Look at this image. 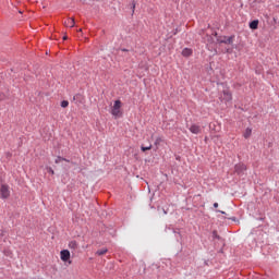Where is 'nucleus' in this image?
<instances>
[{
  "instance_id": "6",
  "label": "nucleus",
  "mask_w": 279,
  "mask_h": 279,
  "mask_svg": "<svg viewBox=\"0 0 279 279\" xmlns=\"http://www.w3.org/2000/svg\"><path fill=\"white\" fill-rule=\"evenodd\" d=\"M190 132L192 134H202V126H199L198 124H192L190 126Z\"/></svg>"
},
{
  "instance_id": "12",
  "label": "nucleus",
  "mask_w": 279,
  "mask_h": 279,
  "mask_svg": "<svg viewBox=\"0 0 279 279\" xmlns=\"http://www.w3.org/2000/svg\"><path fill=\"white\" fill-rule=\"evenodd\" d=\"M70 250H77V242L76 241H71L69 243Z\"/></svg>"
},
{
  "instance_id": "20",
  "label": "nucleus",
  "mask_w": 279,
  "mask_h": 279,
  "mask_svg": "<svg viewBox=\"0 0 279 279\" xmlns=\"http://www.w3.org/2000/svg\"><path fill=\"white\" fill-rule=\"evenodd\" d=\"M49 173H51V175H53V173H56V172L53 171V169L49 168Z\"/></svg>"
},
{
  "instance_id": "23",
  "label": "nucleus",
  "mask_w": 279,
  "mask_h": 279,
  "mask_svg": "<svg viewBox=\"0 0 279 279\" xmlns=\"http://www.w3.org/2000/svg\"><path fill=\"white\" fill-rule=\"evenodd\" d=\"M66 38H68V37H66V36H64V37H63V40H66Z\"/></svg>"
},
{
  "instance_id": "1",
  "label": "nucleus",
  "mask_w": 279,
  "mask_h": 279,
  "mask_svg": "<svg viewBox=\"0 0 279 279\" xmlns=\"http://www.w3.org/2000/svg\"><path fill=\"white\" fill-rule=\"evenodd\" d=\"M122 102L121 100H116L112 108H111V114L114 117V119H119L123 117V112L121 111Z\"/></svg>"
},
{
  "instance_id": "2",
  "label": "nucleus",
  "mask_w": 279,
  "mask_h": 279,
  "mask_svg": "<svg viewBox=\"0 0 279 279\" xmlns=\"http://www.w3.org/2000/svg\"><path fill=\"white\" fill-rule=\"evenodd\" d=\"M10 195H11L10 185L1 184L0 185V198L1 199H9Z\"/></svg>"
},
{
  "instance_id": "22",
  "label": "nucleus",
  "mask_w": 279,
  "mask_h": 279,
  "mask_svg": "<svg viewBox=\"0 0 279 279\" xmlns=\"http://www.w3.org/2000/svg\"><path fill=\"white\" fill-rule=\"evenodd\" d=\"M218 213H221V215H226V211L222 210H218Z\"/></svg>"
},
{
  "instance_id": "4",
  "label": "nucleus",
  "mask_w": 279,
  "mask_h": 279,
  "mask_svg": "<svg viewBox=\"0 0 279 279\" xmlns=\"http://www.w3.org/2000/svg\"><path fill=\"white\" fill-rule=\"evenodd\" d=\"M220 99H222V101H232V93H230V89L228 87H226L222 90V95L220 96Z\"/></svg>"
},
{
  "instance_id": "7",
  "label": "nucleus",
  "mask_w": 279,
  "mask_h": 279,
  "mask_svg": "<svg viewBox=\"0 0 279 279\" xmlns=\"http://www.w3.org/2000/svg\"><path fill=\"white\" fill-rule=\"evenodd\" d=\"M220 43H223L225 45H232V43H234V36L225 37Z\"/></svg>"
},
{
  "instance_id": "11",
  "label": "nucleus",
  "mask_w": 279,
  "mask_h": 279,
  "mask_svg": "<svg viewBox=\"0 0 279 279\" xmlns=\"http://www.w3.org/2000/svg\"><path fill=\"white\" fill-rule=\"evenodd\" d=\"M244 138H250L252 136V129L247 128L243 133Z\"/></svg>"
},
{
  "instance_id": "13",
  "label": "nucleus",
  "mask_w": 279,
  "mask_h": 279,
  "mask_svg": "<svg viewBox=\"0 0 279 279\" xmlns=\"http://www.w3.org/2000/svg\"><path fill=\"white\" fill-rule=\"evenodd\" d=\"M96 254L98 256H104V254H108V248H101V250L97 251Z\"/></svg>"
},
{
  "instance_id": "10",
  "label": "nucleus",
  "mask_w": 279,
  "mask_h": 279,
  "mask_svg": "<svg viewBox=\"0 0 279 279\" xmlns=\"http://www.w3.org/2000/svg\"><path fill=\"white\" fill-rule=\"evenodd\" d=\"M250 29H258V20H254L250 23Z\"/></svg>"
},
{
  "instance_id": "19",
  "label": "nucleus",
  "mask_w": 279,
  "mask_h": 279,
  "mask_svg": "<svg viewBox=\"0 0 279 279\" xmlns=\"http://www.w3.org/2000/svg\"><path fill=\"white\" fill-rule=\"evenodd\" d=\"M4 254H5V256H12V252H10V251H7Z\"/></svg>"
},
{
  "instance_id": "9",
  "label": "nucleus",
  "mask_w": 279,
  "mask_h": 279,
  "mask_svg": "<svg viewBox=\"0 0 279 279\" xmlns=\"http://www.w3.org/2000/svg\"><path fill=\"white\" fill-rule=\"evenodd\" d=\"M182 56H183L184 58H189V57L193 56V49L184 48V49L182 50Z\"/></svg>"
},
{
  "instance_id": "15",
  "label": "nucleus",
  "mask_w": 279,
  "mask_h": 279,
  "mask_svg": "<svg viewBox=\"0 0 279 279\" xmlns=\"http://www.w3.org/2000/svg\"><path fill=\"white\" fill-rule=\"evenodd\" d=\"M61 108H69V100L61 101Z\"/></svg>"
},
{
  "instance_id": "25",
  "label": "nucleus",
  "mask_w": 279,
  "mask_h": 279,
  "mask_svg": "<svg viewBox=\"0 0 279 279\" xmlns=\"http://www.w3.org/2000/svg\"><path fill=\"white\" fill-rule=\"evenodd\" d=\"M78 32H82V28H80Z\"/></svg>"
},
{
  "instance_id": "14",
  "label": "nucleus",
  "mask_w": 279,
  "mask_h": 279,
  "mask_svg": "<svg viewBox=\"0 0 279 279\" xmlns=\"http://www.w3.org/2000/svg\"><path fill=\"white\" fill-rule=\"evenodd\" d=\"M62 161L69 162V160H66L62 157H57V159L54 160L56 165H59V162H62Z\"/></svg>"
},
{
  "instance_id": "3",
  "label": "nucleus",
  "mask_w": 279,
  "mask_h": 279,
  "mask_svg": "<svg viewBox=\"0 0 279 279\" xmlns=\"http://www.w3.org/2000/svg\"><path fill=\"white\" fill-rule=\"evenodd\" d=\"M247 171V166H245V163H238L234 166V172L236 173V175H245V172Z\"/></svg>"
},
{
  "instance_id": "24",
  "label": "nucleus",
  "mask_w": 279,
  "mask_h": 279,
  "mask_svg": "<svg viewBox=\"0 0 279 279\" xmlns=\"http://www.w3.org/2000/svg\"><path fill=\"white\" fill-rule=\"evenodd\" d=\"M122 51H128V49H122Z\"/></svg>"
},
{
  "instance_id": "18",
  "label": "nucleus",
  "mask_w": 279,
  "mask_h": 279,
  "mask_svg": "<svg viewBox=\"0 0 279 279\" xmlns=\"http://www.w3.org/2000/svg\"><path fill=\"white\" fill-rule=\"evenodd\" d=\"M214 239H219V234H217V231H213Z\"/></svg>"
},
{
  "instance_id": "8",
  "label": "nucleus",
  "mask_w": 279,
  "mask_h": 279,
  "mask_svg": "<svg viewBox=\"0 0 279 279\" xmlns=\"http://www.w3.org/2000/svg\"><path fill=\"white\" fill-rule=\"evenodd\" d=\"M65 27H75V19L70 17L64 22Z\"/></svg>"
},
{
  "instance_id": "16",
  "label": "nucleus",
  "mask_w": 279,
  "mask_h": 279,
  "mask_svg": "<svg viewBox=\"0 0 279 279\" xmlns=\"http://www.w3.org/2000/svg\"><path fill=\"white\" fill-rule=\"evenodd\" d=\"M82 99H84V97H83L82 95H80V94H76V95L74 96V100L82 101Z\"/></svg>"
},
{
  "instance_id": "5",
  "label": "nucleus",
  "mask_w": 279,
  "mask_h": 279,
  "mask_svg": "<svg viewBox=\"0 0 279 279\" xmlns=\"http://www.w3.org/2000/svg\"><path fill=\"white\" fill-rule=\"evenodd\" d=\"M60 258L63 263H68L71 259V252L69 250H63L60 252Z\"/></svg>"
},
{
  "instance_id": "21",
  "label": "nucleus",
  "mask_w": 279,
  "mask_h": 279,
  "mask_svg": "<svg viewBox=\"0 0 279 279\" xmlns=\"http://www.w3.org/2000/svg\"><path fill=\"white\" fill-rule=\"evenodd\" d=\"M214 208H219V203H214Z\"/></svg>"
},
{
  "instance_id": "17",
  "label": "nucleus",
  "mask_w": 279,
  "mask_h": 279,
  "mask_svg": "<svg viewBox=\"0 0 279 279\" xmlns=\"http://www.w3.org/2000/svg\"><path fill=\"white\" fill-rule=\"evenodd\" d=\"M141 149H142V151H149V149H151V145L146 146V147L142 146Z\"/></svg>"
}]
</instances>
